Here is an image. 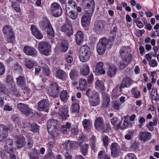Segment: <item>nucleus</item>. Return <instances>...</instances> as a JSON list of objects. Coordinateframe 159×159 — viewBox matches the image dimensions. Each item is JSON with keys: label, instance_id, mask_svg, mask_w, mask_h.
Listing matches in <instances>:
<instances>
[{"label": "nucleus", "instance_id": "cd10ccee", "mask_svg": "<svg viewBox=\"0 0 159 159\" xmlns=\"http://www.w3.org/2000/svg\"><path fill=\"white\" fill-rule=\"evenodd\" d=\"M25 78L24 77L20 76L16 79V83L18 86L22 89L25 86Z\"/></svg>", "mask_w": 159, "mask_h": 159}, {"label": "nucleus", "instance_id": "4468645a", "mask_svg": "<svg viewBox=\"0 0 159 159\" xmlns=\"http://www.w3.org/2000/svg\"><path fill=\"white\" fill-rule=\"evenodd\" d=\"M49 105V102L47 99H43L38 103V109L40 111H47Z\"/></svg>", "mask_w": 159, "mask_h": 159}, {"label": "nucleus", "instance_id": "bf43d9fd", "mask_svg": "<svg viewBox=\"0 0 159 159\" xmlns=\"http://www.w3.org/2000/svg\"><path fill=\"white\" fill-rule=\"evenodd\" d=\"M150 66L152 67H155L157 66V61L154 59L152 60L149 63Z\"/></svg>", "mask_w": 159, "mask_h": 159}, {"label": "nucleus", "instance_id": "f257e3e1", "mask_svg": "<svg viewBox=\"0 0 159 159\" xmlns=\"http://www.w3.org/2000/svg\"><path fill=\"white\" fill-rule=\"evenodd\" d=\"M90 55V49L88 46L83 45L79 51V57L81 61L85 62L89 58Z\"/></svg>", "mask_w": 159, "mask_h": 159}, {"label": "nucleus", "instance_id": "20e7f679", "mask_svg": "<svg viewBox=\"0 0 159 159\" xmlns=\"http://www.w3.org/2000/svg\"><path fill=\"white\" fill-rule=\"evenodd\" d=\"M108 43V40L105 38L99 40L97 47V51L99 55H102L104 53Z\"/></svg>", "mask_w": 159, "mask_h": 159}, {"label": "nucleus", "instance_id": "338daca9", "mask_svg": "<svg viewBox=\"0 0 159 159\" xmlns=\"http://www.w3.org/2000/svg\"><path fill=\"white\" fill-rule=\"evenodd\" d=\"M118 148V144L116 143H112L111 146V149H117Z\"/></svg>", "mask_w": 159, "mask_h": 159}, {"label": "nucleus", "instance_id": "5fc2aeb1", "mask_svg": "<svg viewBox=\"0 0 159 159\" xmlns=\"http://www.w3.org/2000/svg\"><path fill=\"white\" fill-rule=\"evenodd\" d=\"M102 139L104 145L105 146L108 145V142L109 141L107 136L105 135H103Z\"/></svg>", "mask_w": 159, "mask_h": 159}, {"label": "nucleus", "instance_id": "412c9836", "mask_svg": "<svg viewBox=\"0 0 159 159\" xmlns=\"http://www.w3.org/2000/svg\"><path fill=\"white\" fill-rule=\"evenodd\" d=\"M117 69L115 66H110L107 71V74L109 76L111 77L115 75Z\"/></svg>", "mask_w": 159, "mask_h": 159}, {"label": "nucleus", "instance_id": "1a4fd4ad", "mask_svg": "<svg viewBox=\"0 0 159 159\" xmlns=\"http://www.w3.org/2000/svg\"><path fill=\"white\" fill-rule=\"evenodd\" d=\"M132 84V80L129 77H125L124 78L121 85H117L116 88H119V91L121 92L122 91V88L125 87H129Z\"/></svg>", "mask_w": 159, "mask_h": 159}, {"label": "nucleus", "instance_id": "473e14b6", "mask_svg": "<svg viewBox=\"0 0 159 159\" xmlns=\"http://www.w3.org/2000/svg\"><path fill=\"white\" fill-rule=\"evenodd\" d=\"M89 72V67L88 65H84L82 69L81 70L80 73L83 75H87Z\"/></svg>", "mask_w": 159, "mask_h": 159}, {"label": "nucleus", "instance_id": "72a5a7b5", "mask_svg": "<svg viewBox=\"0 0 159 159\" xmlns=\"http://www.w3.org/2000/svg\"><path fill=\"white\" fill-rule=\"evenodd\" d=\"M79 86L81 90H85L87 87V83L85 79H81L79 81Z\"/></svg>", "mask_w": 159, "mask_h": 159}, {"label": "nucleus", "instance_id": "4c0bfd02", "mask_svg": "<svg viewBox=\"0 0 159 159\" xmlns=\"http://www.w3.org/2000/svg\"><path fill=\"white\" fill-rule=\"evenodd\" d=\"M77 71L75 70H71L70 74V79L73 80H76L78 78Z\"/></svg>", "mask_w": 159, "mask_h": 159}, {"label": "nucleus", "instance_id": "39448f33", "mask_svg": "<svg viewBox=\"0 0 159 159\" xmlns=\"http://www.w3.org/2000/svg\"><path fill=\"white\" fill-rule=\"evenodd\" d=\"M59 122L54 120H50L47 122V128L50 134L53 136L56 132L58 126Z\"/></svg>", "mask_w": 159, "mask_h": 159}, {"label": "nucleus", "instance_id": "ea45409f", "mask_svg": "<svg viewBox=\"0 0 159 159\" xmlns=\"http://www.w3.org/2000/svg\"><path fill=\"white\" fill-rule=\"evenodd\" d=\"M12 6L16 12H20V9L18 2H12Z\"/></svg>", "mask_w": 159, "mask_h": 159}, {"label": "nucleus", "instance_id": "3c124183", "mask_svg": "<svg viewBox=\"0 0 159 159\" xmlns=\"http://www.w3.org/2000/svg\"><path fill=\"white\" fill-rule=\"evenodd\" d=\"M97 93V92L91 89H88L86 91V94L89 98H91V96H94V93Z\"/></svg>", "mask_w": 159, "mask_h": 159}, {"label": "nucleus", "instance_id": "58836bf2", "mask_svg": "<svg viewBox=\"0 0 159 159\" xmlns=\"http://www.w3.org/2000/svg\"><path fill=\"white\" fill-rule=\"evenodd\" d=\"M99 159H110L108 155H106L105 152L103 150L101 151L98 155Z\"/></svg>", "mask_w": 159, "mask_h": 159}, {"label": "nucleus", "instance_id": "393cba45", "mask_svg": "<svg viewBox=\"0 0 159 159\" xmlns=\"http://www.w3.org/2000/svg\"><path fill=\"white\" fill-rule=\"evenodd\" d=\"M131 60L128 59H122L118 63V65L120 69H122L125 68Z\"/></svg>", "mask_w": 159, "mask_h": 159}, {"label": "nucleus", "instance_id": "13d9d810", "mask_svg": "<svg viewBox=\"0 0 159 159\" xmlns=\"http://www.w3.org/2000/svg\"><path fill=\"white\" fill-rule=\"evenodd\" d=\"M5 72V68L3 64L0 62V75L4 74Z\"/></svg>", "mask_w": 159, "mask_h": 159}, {"label": "nucleus", "instance_id": "79ce46f5", "mask_svg": "<svg viewBox=\"0 0 159 159\" xmlns=\"http://www.w3.org/2000/svg\"><path fill=\"white\" fill-rule=\"evenodd\" d=\"M68 44L66 41H64L62 42L60 49L62 51L66 52L68 49Z\"/></svg>", "mask_w": 159, "mask_h": 159}, {"label": "nucleus", "instance_id": "f3484780", "mask_svg": "<svg viewBox=\"0 0 159 159\" xmlns=\"http://www.w3.org/2000/svg\"><path fill=\"white\" fill-rule=\"evenodd\" d=\"M8 136V131L7 128L4 125H0V141L5 140Z\"/></svg>", "mask_w": 159, "mask_h": 159}, {"label": "nucleus", "instance_id": "49530a36", "mask_svg": "<svg viewBox=\"0 0 159 159\" xmlns=\"http://www.w3.org/2000/svg\"><path fill=\"white\" fill-rule=\"evenodd\" d=\"M4 33L5 34H10L12 33V30L11 28L8 26H5L3 29Z\"/></svg>", "mask_w": 159, "mask_h": 159}, {"label": "nucleus", "instance_id": "2eb2a0df", "mask_svg": "<svg viewBox=\"0 0 159 159\" xmlns=\"http://www.w3.org/2000/svg\"><path fill=\"white\" fill-rule=\"evenodd\" d=\"M61 31L65 33L68 36H70L73 34V29L72 25L70 24H65L61 26Z\"/></svg>", "mask_w": 159, "mask_h": 159}, {"label": "nucleus", "instance_id": "c85d7f7f", "mask_svg": "<svg viewBox=\"0 0 159 159\" xmlns=\"http://www.w3.org/2000/svg\"><path fill=\"white\" fill-rule=\"evenodd\" d=\"M84 38L83 33L81 31H78L77 33L76 38L77 43L80 45L83 41Z\"/></svg>", "mask_w": 159, "mask_h": 159}, {"label": "nucleus", "instance_id": "a19ab883", "mask_svg": "<svg viewBox=\"0 0 159 159\" xmlns=\"http://www.w3.org/2000/svg\"><path fill=\"white\" fill-rule=\"evenodd\" d=\"M25 66L28 69H31L34 65V61L30 60H26L25 61Z\"/></svg>", "mask_w": 159, "mask_h": 159}, {"label": "nucleus", "instance_id": "774afa93", "mask_svg": "<svg viewBox=\"0 0 159 159\" xmlns=\"http://www.w3.org/2000/svg\"><path fill=\"white\" fill-rule=\"evenodd\" d=\"M23 93L25 94H28L30 93V90L29 89L25 86L23 87Z\"/></svg>", "mask_w": 159, "mask_h": 159}, {"label": "nucleus", "instance_id": "680f3d73", "mask_svg": "<svg viewBox=\"0 0 159 159\" xmlns=\"http://www.w3.org/2000/svg\"><path fill=\"white\" fill-rule=\"evenodd\" d=\"M38 154L35 153L34 152L33 153H32L30 156L31 159H37L38 158Z\"/></svg>", "mask_w": 159, "mask_h": 159}, {"label": "nucleus", "instance_id": "37998d69", "mask_svg": "<svg viewBox=\"0 0 159 159\" xmlns=\"http://www.w3.org/2000/svg\"><path fill=\"white\" fill-rule=\"evenodd\" d=\"M129 123L125 119L123 122L121 121L119 124V125L120 126V128L121 129H125L127 128L128 127Z\"/></svg>", "mask_w": 159, "mask_h": 159}, {"label": "nucleus", "instance_id": "9b49d317", "mask_svg": "<svg viewBox=\"0 0 159 159\" xmlns=\"http://www.w3.org/2000/svg\"><path fill=\"white\" fill-rule=\"evenodd\" d=\"M23 50L25 54L27 55L35 57L38 55L37 51L32 47L28 46H25Z\"/></svg>", "mask_w": 159, "mask_h": 159}, {"label": "nucleus", "instance_id": "69168bd1", "mask_svg": "<svg viewBox=\"0 0 159 159\" xmlns=\"http://www.w3.org/2000/svg\"><path fill=\"white\" fill-rule=\"evenodd\" d=\"M68 5L72 7H75L76 5L75 2L72 0L69 1L68 2Z\"/></svg>", "mask_w": 159, "mask_h": 159}, {"label": "nucleus", "instance_id": "09e8293b", "mask_svg": "<svg viewBox=\"0 0 159 159\" xmlns=\"http://www.w3.org/2000/svg\"><path fill=\"white\" fill-rule=\"evenodd\" d=\"M120 153V150H111V156L113 157L118 156Z\"/></svg>", "mask_w": 159, "mask_h": 159}, {"label": "nucleus", "instance_id": "dca6fc26", "mask_svg": "<svg viewBox=\"0 0 159 159\" xmlns=\"http://www.w3.org/2000/svg\"><path fill=\"white\" fill-rule=\"evenodd\" d=\"M94 96H91V98L89 99V103L91 105L94 106L98 105L100 102L99 97L98 93H94Z\"/></svg>", "mask_w": 159, "mask_h": 159}, {"label": "nucleus", "instance_id": "f03ea898", "mask_svg": "<svg viewBox=\"0 0 159 159\" xmlns=\"http://www.w3.org/2000/svg\"><path fill=\"white\" fill-rule=\"evenodd\" d=\"M38 48L40 53L46 56L50 55L51 47L48 43L45 42H41L39 44Z\"/></svg>", "mask_w": 159, "mask_h": 159}, {"label": "nucleus", "instance_id": "c9c22d12", "mask_svg": "<svg viewBox=\"0 0 159 159\" xmlns=\"http://www.w3.org/2000/svg\"><path fill=\"white\" fill-rule=\"evenodd\" d=\"M80 109L78 103H74L72 105L71 107V111L75 114L78 113Z\"/></svg>", "mask_w": 159, "mask_h": 159}, {"label": "nucleus", "instance_id": "0eeeda50", "mask_svg": "<svg viewBox=\"0 0 159 159\" xmlns=\"http://www.w3.org/2000/svg\"><path fill=\"white\" fill-rule=\"evenodd\" d=\"M60 91V87L56 83H52L50 86V91L49 93V95L53 98L57 97Z\"/></svg>", "mask_w": 159, "mask_h": 159}, {"label": "nucleus", "instance_id": "a878e982", "mask_svg": "<svg viewBox=\"0 0 159 159\" xmlns=\"http://www.w3.org/2000/svg\"><path fill=\"white\" fill-rule=\"evenodd\" d=\"M76 144V143L75 142L68 141L67 142H66L64 144V148L66 149L69 148L70 149L77 148V147H75V145Z\"/></svg>", "mask_w": 159, "mask_h": 159}, {"label": "nucleus", "instance_id": "f8f14e48", "mask_svg": "<svg viewBox=\"0 0 159 159\" xmlns=\"http://www.w3.org/2000/svg\"><path fill=\"white\" fill-rule=\"evenodd\" d=\"M92 13L87 12L82 17L81 23L83 26L87 27L90 24Z\"/></svg>", "mask_w": 159, "mask_h": 159}, {"label": "nucleus", "instance_id": "e2e57ef3", "mask_svg": "<svg viewBox=\"0 0 159 159\" xmlns=\"http://www.w3.org/2000/svg\"><path fill=\"white\" fill-rule=\"evenodd\" d=\"M66 61L68 63H71L73 61V58L70 55H67L66 58Z\"/></svg>", "mask_w": 159, "mask_h": 159}, {"label": "nucleus", "instance_id": "6ab92c4d", "mask_svg": "<svg viewBox=\"0 0 159 159\" xmlns=\"http://www.w3.org/2000/svg\"><path fill=\"white\" fill-rule=\"evenodd\" d=\"M31 30L32 34L37 39H41L43 37V35L39 30L36 27L32 25Z\"/></svg>", "mask_w": 159, "mask_h": 159}, {"label": "nucleus", "instance_id": "aec40b11", "mask_svg": "<svg viewBox=\"0 0 159 159\" xmlns=\"http://www.w3.org/2000/svg\"><path fill=\"white\" fill-rule=\"evenodd\" d=\"M103 64L102 62L97 63L95 68V72L98 75L104 74L105 73V71L103 68Z\"/></svg>", "mask_w": 159, "mask_h": 159}, {"label": "nucleus", "instance_id": "423d86ee", "mask_svg": "<svg viewBox=\"0 0 159 159\" xmlns=\"http://www.w3.org/2000/svg\"><path fill=\"white\" fill-rule=\"evenodd\" d=\"M51 11L53 15L56 17L59 16L62 13V9L61 6L56 2L52 4Z\"/></svg>", "mask_w": 159, "mask_h": 159}, {"label": "nucleus", "instance_id": "0e129e2a", "mask_svg": "<svg viewBox=\"0 0 159 159\" xmlns=\"http://www.w3.org/2000/svg\"><path fill=\"white\" fill-rule=\"evenodd\" d=\"M87 1H89V2H87V7H90L91 9L92 8L94 4V2L93 0H86Z\"/></svg>", "mask_w": 159, "mask_h": 159}, {"label": "nucleus", "instance_id": "4be33fe9", "mask_svg": "<svg viewBox=\"0 0 159 159\" xmlns=\"http://www.w3.org/2000/svg\"><path fill=\"white\" fill-rule=\"evenodd\" d=\"M68 110L67 108H62L60 110L59 115L62 119L64 120L69 116L68 115Z\"/></svg>", "mask_w": 159, "mask_h": 159}, {"label": "nucleus", "instance_id": "4d7b16f0", "mask_svg": "<svg viewBox=\"0 0 159 159\" xmlns=\"http://www.w3.org/2000/svg\"><path fill=\"white\" fill-rule=\"evenodd\" d=\"M120 104L119 102L114 101L112 103L113 107L116 109H118Z\"/></svg>", "mask_w": 159, "mask_h": 159}, {"label": "nucleus", "instance_id": "c03bdc74", "mask_svg": "<svg viewBox=\"0 0 159 159\" xmlns=\"http://www.w3.org/2000/svg\"><path fill=\"white\" fill-rule=\"evenodd\" d=\"M13 141L11 139H9L7 140L5 145L6 149H11Z\"/></svg>", "mask_w": 159, "mask_h": 159}, {"label": "nucleus", "instance_id": "5701e85b", "mask_svg": "<svg viewBox=\"0 0 159 159\" xmlns=\"http://www.w3.org/2000/svg\"><path fill=\"white\" fill-rule=\"evenodd\" d=\"M104 22L103 21H99L98 23H96L94 24V29L95 31L98 33L104 29Z\"/></svg>", "mask_w": 159, "mask_h": 159}, {"label": "nucleus", "instance_id": "f704fd0d", "mask_svg": "<svg viewBox=\"0 0 159 159\" xmlns=\"http://www.w3.org/2000/svg\"><path fill=\"white\" fill-rule=\"evenodd\" d=\"M56 75L57 77L61 79L62 80H64L66 77V74L65 72L61 70H57Z\"/></svg>", "mask_w": 159, "mask_h": 159}, {"label": "nucleus", "instance_id": "a211bd4d", "mask_svg": "<svg viewBox=\"0 0 159 159\" xmlns=\"http://www.w3.org/2000/svg\"><path fill=\"white\" fill-rule=\"evenodd\" d=\"M103 119L100 117L97 118L95 121V126L98 130H102L104 127Z\"/></svg>", "mask_w": 159, "mask_h": 159}, {"label": "nucleus", "instance_id": "bb28decb", "mask_svg": "<svg viewBox=\"0 0 159 159\" xmlns=\"http://www.w3.org/2000/svg\"><path fill=\"white\" fill-rule=\"evenodd\" d=\"M25 143V139L22 135H20L18 137L17 141V147L18 148H22L24 145Z\"/></svg>", "mask_w": 159, "mask_h": 159}, {"label": "nucleus", "instance_id": "a18cd8bd", "mask_svg": "<svg viewBox=\"0 0 159 159\" xmlns=\"http://www.w3.org/2000/svg\"><path fill=\"white\" fill-rule=\"evenodd\" d=\"M151 77L152 80V83L154 84L157 78V74L156 71H153L151 72Z\"/></svg>", "mask_w": 159, "mask_h": 159}, {"label": "nucleus", "instance_id": "6e6d98bb", "mask_svg": "<svg viewBox=\"0 0 159 159\" xmlns=\"http://www.w3.org/2000/svg\"><path fill=\"white\" fill-rule=\"evenodd\" d=\"M125 159H137V158L133 153H129L125 157Z\"/></svg>", "mask_w": 159, "mask_h": 159}, {"label": "nucleus", "instance_id": "6e6552de", "mask_svg": "<svg viewBox=\"0 0 159 159\" xmlns=\"http://www.w3.org/2000/svg\"><path fill=\"white\" fill-rule=\"evenodd\" d=\"M129 48L128 47H124L121 48L120 51V53L122 59L131 60V55L129 54Z\"/></svg>", "mask_w": 159, "mask_h": 159}, {"label": "nucleus", "instance_id": "9d476101", "mask_svg": "<svg viewBox=\"0 0 159 159\" xmlns=\"http://www.w3.org/2000/svg\"><path fill=\"white\" fill-rule=\"evenodd\" d=\"M139 140L142 142H145L149 140L152 138L151 134L148 132L141 131L139 135Z\"/></svg>", "mask_w": 159, "mask_h": 159}, {"label": "nucleus", "instance_id": "c756f323", "mask_svg": "<svg viewBox=\"0 0 159 159\" xmlns=\"http://www.w3.org/2000/svg\"><path fill=\"white\" fill-rule=\"evenodd\" d=\"M69 97V95L68 94L66 90H63L61 91L60 95V99L63 102H66Z\"/></svg>", "mask_w": 159, "mask_h": 159}, {"label": "nucleus", "instance_id": "052dcab7", "mask_svg": "<svg viewBox=\"0 0 159 159\" xmlns=\"http://www.w3.org/2000/svg\"><path fill=\"white\" fill-rule=\"evenodd\" d=\"M42 70L43 74L47 76H48L50 74V72L48 68L47 67H43Z\"/></svg>", "mask_w": 159, "mask_h": 159}, {"label": "nucleus", "instance_id": "8fccbe9b", "mask_svg": "<svg viewBox=\"0 0 159 159\" xmlns=\"http://www.w3.org/2000/svg\"><path fill=\"white\" fill-rule=\"evenodd\" d=\"M131 93L136 98H138L140 95L139 91L136 90L135 88H133L131 89Z\"/></svg>", "mask_w": 159, "mask_h": 159}, {"label": "nucleus", "instance_id": "e433bc0d", "mask_svg": "<svg viewBox=\"0 0 159 159\" xmlns=\"http://www.w3.org/2000/svg\"><path fill=\"white\" fill-rule=\"evenodd\" d=\"M66 13L69 17L73 19H75L78 16L77 12L74 11H66Z\"/></svg>", "mask_w": 159, "mask_h": 159}, {"label": "nucleus", "instance_id": "603ef678", "mask_svg": "<svg viewBox=\"0 0 159 159\" xmlns=\"http://www.w3.org/2000/svg\"><path fill=\"white\" fill-rule=\"evenodd\" d=\"M96 86L98 89H103L104 88V85L103 82L102 80H98L95 84Z\"/></svg>", "mask_w": 159, "mask_h": 159}, {"label": "nucleus", "instance_id": "de8ad7c7", "mask_svg": "<svg viewBox=\"0 0 159 159\" xmlns=\"http://www.w3.org/2000/svg\"><path fill=\"white\" fill-rule=\"evenodd\" d=\"M39 127L38 125L34 124L31 125L30 130L34 132H37L39 131Z\"/></svg>", "mask_w": 159, "mask_h": 159}, {"label": "nucleus", "instance_id": "864d4df0", "mask_svg": "<svg viewBox=\"0 0 159 159\" xmlns=\"http://www.w3.org/2000/svg\"><path fill=\"white\" fill-rule=\"evenodd\" d=\"M96 137L92 136L90 138V143L92 149H94L95 146Z\"/></svg>", "mask_w": 159, "mask_h": 159}, {"label": "nucleus", "instance_id": "7ed1b4c3", "mask_svg": "<svg viewBox=\"0 0 159 159\" xmlns=\"http://www.w3.org/2000/svg\"><path fill=\"white\" fill-rule=\"evenodd\" d=\"M40 26L43 30L47 29V34L50 36L53 37L54 35V32L52 26L47 19H44L42 20L39 23Z\"/></svg>", "mask_w": 159, "mask_h": 159}, {"label": "nucleus", "instance_id": "b1692460", "mask_svg": "<svg viewBox=\"0 0 159 159\" xmlns=\"http://www.w3.org/2000/svg\"><path fill=\"white\" fill-rule=\"evenodd\" d=\"M110 102V97L107 94H104L103 95V102L102 106L105 107H107Z\"/></svg>", "mask_w": 159, "mask_h": 159}, {"label": "nucleus", "instance_id": "2f4dec72", "mask_svg": "<svg viewBox=\"0 0 159 159\" xmlns=\"http://www.w3.org/2000/svg\"><path fill=\"white\" fill-rule=\"evenodd\" d=\"M153 122H149L148 124L146 125L147 127L150 131H153L154 129L153 126H156L157 125V121L156 119H153Z\"/></svg>", "mask_w": 159, "mask_h": 159}, {"label": "nucleus", "instance_id": "ddd939ff", "mask_svg": "<svg viewBox=\"0 0 159 159\" xmlns=\"http://www.w3.org/2000/svg\"><path fill=\"white\" fill-rule=\"evenodd\" d=\"M17 107L23 114L29 115L32 112V110L26 104L20 103L18 105Z\"/></svg>", "mask_w": 159, "mask_h": 159}, {"label": "nucleus", "instance_id": "7c9ffc66", "mask_svg": "<svg viewBox=\"0 0 159 159\" xmlns=\"http://www.w3.org/2000/svg\"><path fill=\"white\" fill-rule=\"evenodd\" d=\"M83 124L84 129L86 131H88L90 130L92 124L89 120L86 119H85L83 121Z\"/></svg>", "mask_w": 159, "mask_h": 159}]
</instances>
